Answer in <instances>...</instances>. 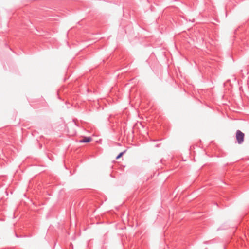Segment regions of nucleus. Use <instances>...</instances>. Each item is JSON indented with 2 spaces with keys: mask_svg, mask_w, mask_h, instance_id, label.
Returning a JSON list of instances; mask_svg holds the SVG:
<instances>
[{
  "mask_svg": "<svg viewBox=\"0 0 249 249\" xmlns=\"http://www.w3.org/2000/svg\"><path fill=\"white\" fill-rule=\"evenodd\" d=\"M244 134L240 130H238L236 132V139L238 144H242L244 140Z\"/></svg>",
  "mask_w": 249,
  "mask_h": 249,
  "instance_id": "obj_1",
  "label": "nucleus"
},
{
  "mask_svg": "<svg viewBox=\"0 0 249 249\" xmlns=\"http://www.w3.org/2000/svg\"><path fill=\"white\" fill-rule=\"evenodd\" d=\"M91 141L90 137H84L82 140H81L80 142H89Z\"/></svg>",
  "mask_w": 249,
  "mask_h": 249,
  "instance_id": "obj_2",
  "label": "nucleus"
},
{
  "mask_svg": "<svg viewBox=\"0 0 249 249\" xmlns=\"http://www.w3.org/2000/svg\"><path fill=\"white\" fill-rule=\"evenodd\" d=\"M125 151H124V152H121L117 157H116V159H118L119 158H120L124 153Z\"/></svg>",
  "mask_w": 249,
  "mask_h": 249,
  "instance_id": "obj_3",
  "label": "nucleus"
}]
</instances>
